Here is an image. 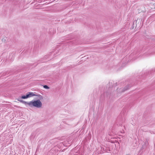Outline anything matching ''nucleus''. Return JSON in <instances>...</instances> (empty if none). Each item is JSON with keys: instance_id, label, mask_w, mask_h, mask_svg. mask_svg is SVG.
<instances>
[{"instance_id": "1", "label": "nucleus", "mask_w": 155, "mask_h": 155, "mask_svg": "<svg viewBox=\"0 0 155 155\" xmlns=\"http://www.w3.org/2000/svg\"><path fill=\"white\" fill-rule=\"evenodd\" d=\"M18 101L24 104L27 103L30 106H33L37 107H40L42 106V103L41 101L39 100L35 101H30L28 103H27L25 101H20L19 100H18Z\"/></svg>"}, {"instance_id": "2", "label": "nucleus", "mask_w": 155, "mask_h": 155, "mask_svg": "<svg viewBox=\"0 0 155 155\" xmlns=\"http://www.w3.org/2000/svg\"><path fill=\"white\" fill-rule=\"evenodd\" d=\"M27 95H28V98L32 97L35 96V94L32 92H29V94H27Z\"/></svg>"}, {"instance_id": "3", "label": "nucleus", "mask_w": 155, "mask_h": 155, "mask_svg": "<svg viewBox=\"0 0 155 155\" xmlns=\"http://www.w3.org/2000/svg\"><path fill=\"white\" fill-rule=\"evenodd\" d=\"M28 95H27V94L25 96H22L21 97V98L22 99H26L28 98Z\"/></svg>"}, {"instance_id": "4", "label": "nucleus", "mask_w": 155, "mask_h": 155, "mask_svg": "<svg viewBox=\"0 0 155 155\" xmlns=\"http://www.w3.org/2000/svg\"><path fill=\"white\" fill-rule=\"evenodd\" d=\"M46 89H48L49 88V87L46 85H45L43 86Z\"/></svg>"}, {"instance_id": "5", "label": "nucleus", "mask_w": 155, "mask_h": 155, "mask_svg": "<svg viewBox=\"0 0 155 155\" xmlns=\"http://www.w3.org/2000/svg\"><path fill=\"white\" fill-rule=\"evenodd\" d=\"M15 106V107H18V106Z\"/></svg>"}]
</instances>
